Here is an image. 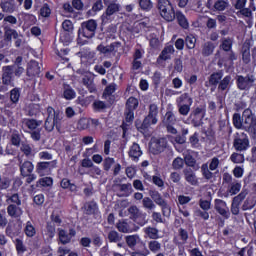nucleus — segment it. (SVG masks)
<instances>
[{"label": "nucleus", "instance_id": "nucleus-13", "mask_svg": "<svg viewBox=\"0 0 256 256\" xmlns=\"http://www.w3.org/2000/svg\"><path fill=\"white\" fill-rule=\"evenodd\" d=\"M57 168V160L41 161L36 164V173L39 177H47L53 173V169Z\"/></svg>", "mask_w": 256, "mask_h": 256}, {"label": "nucleus", "instance_id": "nucleus-19", "mask_svg": "<svg viewBox=\"0 0 256 256\" xmlns=\"http://www.w3.org/2000/svg\"><path fill=\"white\" fill-rule=\"evenodd\" d=\"M124 117L125 121H123L120 126L123 139L127 137V131H129V128L133 125V121H135V110H128L125 108Z\"/></svg>", "mask_w": 256, "mask_h": 256}, {"label": "nucleus", "instance_id": "nucleus-55", "mask_svg": "<svg viewBox=\"0 0 256 256\" xmlns=\"http://www.w3.org/2000/svg\"><path fill=\"white\" fill-rule=\"evenodd\" d=\"M10 143L14 147H21V134L17 131L13 132L10 137Z\"/></svg>", "mask_w": 256, "mask_h": 256}, {"label": "nucleus", "instance_id": "nucleus-28", "mask_svg": "<svg viewBox=\"0 0 256 256\" xmlns=\"http://www.w3.org/2000/svg\"><path fill=\"white\" fill-rule=\"evenodd\" d=\"M17 37H19V32H17V30L11 28L9 25L4 26V41L11 43V41L17 39Z\"/></svg>", "mask_w": 256, "mask_h": 256}, {"label": "nucleus", "instance_id": "nucleus-63", "mask_svg": "<svg viewBox=\"0 0 256 256\" xmlns=\"http://www.w3.org/2000/svg\"><path fill=\"white\" fill-rule=\"evenodd\" d=\"M141 212H142V211L139 210V208H138L137 206H135V205H132V206H130V207L128 208V213H129L130 219H131L132 221H134V219H135L136 217H138Z\"/></svg>", "mask_w": 256, "mask_h": 256}, {"label": "nucleus", "instance_id": "nucleus-49", "mask_svg": "<svg viewBox=\"0 0 256 256\" xmlns=\"http://www.w3.org/2000/svg\"><path fill=\"white\" fill-rule=\"evenodd\" d=\"M144 233L149 237V239H154V240L159 239V230L155 227H151V226L146 227L144 229Z\"/></svg>", "mask_w": 256, "mask_h": 256}, {"label": "nucleus", "instance_id": "nucleus-23", "mask_svg": "<svg viewBox=\"0 0 256 256\" xmlns=\"http://www.w3.org/2000/svg\"><path fill=\"white\" fill-rule=\"evenodd\" d=\"M26 75L27 77H39L41 75V66H39V63L37 60H30L27 64L26 69Z\"/></svg>", "mask_w": 256, "mask_h": 256}, {"label": "nucleus", "instance_id": "nucleus-4", "mask_svg": "<svg viewBox=\"0 0 256 256\" xmlns=\"http://www.w3.org/2000/svg\"><path fill=\"white\" fill-rule=\"evenodd\" d=\"M63 224V219L61 218V214L57 212H52L50 215V221L46 222V226L43 230V235L46 241H53L55 239V235L57 234V227H61Z\"/></svg>", "mask_w": 256, "mask_h": 256}, {"label": "nucleus", "instance_id": "nucleus-61", "mask_svg": "<svg viewBox=\"0 0 256 256\" xmlns=\"http://www.w3.org/2000/svg\"><path fill=\"white\" fill-rule=\"evenodd\" d=\"M90 126V119H87V118H81L79 121H78V124H77V128L80 130V131H85L87 129H89Z\"/></svg>", "mask_w": 256, "mask_h": 256}, {"label": "nucleus", "instance_id": "nucleus-45", "mask_svg": "<svg viewBox=\"0 0 256 256\" xmlns=\"http://www.w3.org/2000/svg\"><path fill=\"white\" fill-rule=\"evenodd\" d=\"M116 228L120 233H133V228L125 220L119 221L116 224Z\"/></svg>", "mask_w": 256, "mask_h": 256}, {"label": "nucleus", "instance_id": "nucleus-43", "mask_svg": "<svg viewBox=\"0 0 256 256\" xmlns=\"http://www.w3.org/2000/svg\"><path fill=\"white\" fill-rule=\"evenodd\" d=\"M24 233L26 237H35L37 235V230L35 229V226L33 225L32 221H27L26 225L24 227Z\"/></svg>", "mask_w": 256, "mask_h": 256}, {"label": "nucleus", "instance_id": "nucleus-3", "mask_svg": "<svg viewBox=\"0 0 256 256\" xmlns=\"http://www.w3.org/2000/svg\"><path fill=\"white\" fill-rule=\"evenodd\" d=\"M25 73V68L17 65L2 67V85L15 87V79H19Z\"/></svg>", "mask_w": 256, "mask_h": 256}, {"label": "nucleus", "instance_id": "nucleus-56", "mask_svg": "<svg viewBox=\"0 0 256 256\" xmlns=\"http://www.w3.org/2000/svg\"><path fill=\"white\" fill-rule=\"evenodd\" d=\"M183 167H185V160H183V158L177 157L173 160L172 168L174 169V171H181Z\"/></svg>", "mask_w": 256, "mask_h": 256}, {"label": "nucleus", "instance_id": "nucleus-25", "mask_svg": "<svg viewBox=\"0 0 256 256\" xmlns=\"http://www.w3.org/2000/svg\"><path fill=\"white\" fill-rule=\"evenodd\" d=\"M7 214L11 219H20L23 215V208L15 204H10L7 206Z\"/></svg>", "mask_w": 256, "mask_h": 256}, {"label": "nucleus", "instance_id": "nucleus-11", "mask_svg": "<svg viewBox=\"0 0 256 256\" xmlns=\"http://www.w3.org/2000/svg\"><path fill=\"white\" fill-rule=\"evenodd\" d=\"M219 168V158L213 157L209 163H204L201 165L200 170L202 173V177L206 179V181H211L215 175L211 171H216Z\"/></svg>", "mask_w": 256, "mask_h": 256}, {"label": "nucleus", "instance_id": "nucleus-33", "mask_svg": "<svg viewBox=\"0 0 256 256\" xmlns=\"http://www.w3.org/2000/svg\"><path fill=\"white\" fill-rule=\"evenodd\" d=\"M23 123L30 131H35L38 127H41L43 121L33 118H25Z\"/></svg>", "mask_w": 256, "mask_h": 256}, {"label": "nucleus", "instance_id": "nucleus-31", "mask_svg": "<svg viewBox=\"0 0 256 256\" xmlns=\"http://www.w3.org/2000/svg\"><path fill=\"white\" fill-rule=\"evenodd\" d=\"M0 7L3 13H15V0H1Z\"/></svg>", "mask_w": 256, "mask_h": 256}, {"label": "nucleus", "instance_id": "nucleus-9", "mask_svg": "<svg viewBox=\"0 0 256 256\" xmlns=\"http://www.w3.org/2000/svg\"><path fill=\"white\" fill-rule=\"evenodd\" d=\"M233 147L235 151H247L250 147L249 136L245 132H236L233 136Z\"/></svg>", "mask_w": 256, "mask_h": 256}, {"label": "nucleus", "instance_id": "nucleus-20", "mask_svg": "<svg viewBox=\"0 0 256 256\" xmlns=\"http://www.w3.org/2000/svg\"><path fill=\"white\" fill-rule=\"evenodd\" d=\"M214 209L223 217V219H229L231 217V212L229 207H227V202L221 199L214 200Z\"/></svg>", "mask_w": 256, "mask_h": 256}, {"label": "nucleus", "instance_id": "nucleus-35", "mask_svg": "<svg viewBox=\"0 0 256 256\" xmlns=\"http://www.w3.org/2000/svg\"><path fill=\"white\" fill-rule=\"evenodd\" d=\"M223 79V72H214L208 78V83L210 87H216L219 85L220 81Z\"/></svg>", "mask_w": 256, "mask_h": 256}, {"label": "nucleus", "instance_id": "nucleus-2", "mask_svg": "<svg viewBox=\"0 0 256 256\" xmlns=\"http://www.w3.org/2000/svg\"><path fill=\"white\" fill-rule=\"evenodd\" d=\"M97 31V21L90 19L81 23L78 29L77 43L80 46L88 45L89 39L95 37Z\"/></svg>", "mask_w": 256, "mask_h": 256}, {"label": "nucleus", "instance_id": "nucleus-59", "mask_svg": "<svg viewBox=\"0 0 256 256\" xmlns=\"http://www.w3.org/2000/svg\"><path fill=\"white\" fill-rule=\"evenodd\" d=\"M165 125H175L177 123V118L173 111H167L165 114Z\"/></svg>", "mask_w": 256, "mask_h": 256}, {"label": "nucleus", "instance_id": "nucleus-30", "mask_svg": "<svg viewBox=\"0 0 256 256\" xmlns=\"http://www.w3.org/2000/svg\"><path fill=\"white\" fill-rule=\"evenodd\" d=\"M81 57L88 63V65H93L95 61H97V56L95 54V51H92L91 49H84L81 51Z\"/></svg>", "mask_w": 256, "mask_h": 256}, {"label": "nucleus", "instance_id": "nucleus-34", "mask_svg": "<svg viewBox=\"0 0 256 256\" xmlns=\"http://www.w3.org/2000/svg\"><path fill=\"white\" fill-rule=\"evenodd\" d=\"M239 191H241V183L240 182H233L231 184V186L228 188V190L220 195V197H229L230 195L233 196V195H237V193H239Z\"/></svg>", "mask_w": 256, "mask_h": 256}, {"label": "nucleus", "instance_id": "nucleus-17", "mask_svg": "<svg viewBox=\"0 0 256 256\" xmlns=\"http://www.w3.org/2000/svg\"><path fill=\"white\" fill-rule=\"evenodd\" d=\"M167 149V139L165 138H152L149 144V151L152 155H160Z\"/></svg>", "mask_w": 256, "mask_h": 256}, {"label": "nucleus", "instance_id": "nucleus-22", "mask_svg": "<svg viewBox=\"0 0 256 256\" xmlns=\"http://www.w3.org/2000/svg\"><path fill=\"white\" fill-rule=\"evenodd\" d=\"M125 241L126 245L129 247V249H132V251H137L135 250V247H143V249L146 248L145 242H143L137 234L126 236Z\"/></svg>", "mask_w": 256, "mask_h": 256}, {"label": "nucleus", "instance_id": "nucleus-8", "mask_svg": "<svg viewBox=\"0 0 256 256\" xmlns=\"http://www.w3.org/2000/svg\"><path fill=\"white\" fill-rule=\"evenodd\" d=\"M33 171H35V165H33V162L25 160L20 164V175L22 179H26V183L28 185H31V183L37 179V176L33 174Z\"/></svg>", "mask_w": 256, "mask_h": 256}, {"label": "nucleus", "instance_id": "nucleus-6", "mask_svg": "<svg viewBox=\"0 0 256 256\" xmlns=\"http://www.w3.org/2000/svg\"><path fill=\"white\" fill-rule=\"evenodd\" d=\"M157 8L164 21H167L168 23L175 21L177 12H175V8L173 7V4H171V1L158 0Z\"/></svg>", "mask_w": 256, "mask_h": 256}, {"label": "nucleus", "instance_id": "nucleus-10", "mask_svg": "<svg viewBox=\"0 0 256 256\" xmlns=\"http://www.w3.org/2000/svg\"><path fill=\"white\" fill-rule=\"evenodd\" d=\"M206 113L207 108L205 106H198L190 113L188 121L193 125V127H201Z\"/></svg>", "mask_w": 256, "mask_h": 256}, {"label": "nucleus", "instance_id": "nucleus-15", "mask_svg": "<svg viewBox=\"0 0 256 256\" xmlns=\"http://www.w3.org/2000/svg\"><path fill=\"white\" fill-rule=\"evenodd\" d=\"M255 83V76L253 75H237L236 76V86L239 91H249Z\"/></svg>", "mask_w": 256, "mask_h": 256}, {"label": "nucleus", "instance_id": "nucleus-57", "mask_svg": "<svg viewBox=\"0 0 256 256\" xmlns=\"http://www.w3.org/2000/svg\"><path fill=\"white\" fill-rule=\"evenodd\" d=\"M148 249L151 253H159L161 251V244L157 240H152L148 243Z\"/></svg>", "mask_w": 256, "mask_h": 256}, {"label": "nucleus", "instance_id": "nucleus-41", "mask_svg": "<svg viewBox=\"0 0 256 256\" xmlns=\"http://www.w3.org/2000/svg\"><path fill=\"white\" fill-rule=\"evenodd\" d=\"M63 97L66 101H72V99L77 97V92L70 85H66L64 86Z\"/></svg>", "mask_w": 256, "mask_h": 256}, {"label": "nucleus", "instance_id": "nucleus-18", "mask_svg": "<svg viewBox=\"0 0 256 256\" xmlns=\"http://www.w3.org/2000/svg\"><path fill=\"white\" fill-rule=\"evenodd\" d=\"M120 10V4L114 3L106 5V10L101 16L102 25H107V23H111V17H113L115 13H119Z\"/></svg>", "mask_w": 256, "mask_h": 256}, {"label": "nucleus", "instance_id": "nucleus-29", "mask_svg": "<svg viewBox=\"0 0 256 256\" xmlns=\"http://www.w3.org/2000/svg\"><path fill=\"white\" fill-rule=\"evenodd\" d=\"M173 53H175V47H173V45L165 46L158 56L157 61H169Z\"/></svg>", "mask_w": 256, "mask_h": 256}, {"label": "nucleus", "instance_id": "nucleus-46", "mask_svg": "<svg viewBox=\"0 0 256 256\" xmlns=\"http://www.w3.org/2000/svg\"><path fill=\"white\" fill-rule=\"evenodd\" d=\"M86 215H95L97 213V209L99 207L97 206V202L95 201H89L84 205Z\"/></svg>", "mask_w": 256, "mask_h": 256}, {"label": "nucleus", "instance_id": "nucleus-27", "mask_svg": "<svg viewBox=\"0 0 256 256\" xmlns=\"http://www.w3.org/2000/svg\"><path fill=\"white\" fill-rule=\"evenodd\" d=\"M184 178L189 185L197 186L199 185V179H197V175H195V172L191 168H186L183 170Z\"/></svg>", "mask_w": 256, "mask_h": 256}, {"label": "nucleus", "instance_id": "nucleus-16", "mask_svg": "<svg viewBox=\"0 0 256 256\" xmlns=\"http://www.w3.org/2000/svg\"><path fill=\"white\" fill-rule=\"evenodd\" d=\"M247 195H249V190L247 188H243L242 191L232 199V203L230 206V211L232 215H239L241 203L245 201Z\"/></svg>", "mask_w": 256, "mask_h": 256}, {"label": "nucleus", "instance_id": "nucleus-48", "mask_svg": "<svg viewBox=\"0 0 256 256\" xmlns=\"http://www.w3.org/2000/svg\"><path fill=\"white\" fill-rule=\"evenodd\" d=\"M137 107H139V99L131 96L126 101V109L130 111H136Z\"/></svg>", "mask_w": 256, "mask_h": 256}, {"label": "nucleus", "instance_id": "nucleus-24", "mask_svg": "<svg viewBox=\"0 0 256 256\" xmlns=\"http://www.w3.org/2000/svg\"><path fill=\"white\" fill-rule=\"evenodd\" d=\"M143 155V150H141V146L137 144V142H134L128 151V156L131 161L134 163H138L140 157Z\"/></svg>", "mask_w": 256, "mask_h": 256}, {"label": "nucleus", "instance_id": "nucleus-44", "mask_svg": "<svg viewBox=\"0 0 256 256\" xmlns=\"http://www.w3.org/2000/svg\"><path fill=\"white\" fill-rule=\"evenodd\" d=\"M12 241L16 247V251H17L18 255H23V253H25V251H27V247L25 246V243L23 242V238H16Z\"/></svg>", "mask_w": 256, "mask_h": 256}, {"label": "nucleus", "instance_id": "nucleus-5", "mask_svg": "<svg viewBox=\"0 0 256 256\" xmlns=\"http://www.w3.org/2000/svg\"><path fill=\"white\" fill-rule=\"evenodd\" d=\"M157 115H159V107H157V104H150L148 115L144 118L143 122H136L137 131H139V133H147L149 127L157 125Z\"/></svg>", "mask_w": 256, "mask_h": 256}, {"label": "nucleus", "instance_id": "nucleus-64", "mask_svg": "<svg viewBox=\"0 0 256 256\" xmlns=\"http://www.w3.org/2000/svg\"><path fill=\"white\" fill-rule=\"evenodd\" d=\"M141 212H142V211L139 210V208H138L137 206H135V205H132V206H130V207L128 208V213H129L130 219H131L132 221H134V219H135L136 217H138Z\"/></svg>", "mask_w": 256, "mask_h": 256}, {"label": "nucleus", "instance_id": "nucleus-37", "mask_svg": "<svg viewBox=\"0 0 256 256\" xmlns=\"http://www.w3.org/2000/svg\"><path fill=\"white\" fill-rule=\"evenodd\" d=\"M59 41L65 46L73 43V32L61 31Z\"/></svg>", "mask_w": 256, "mask_h": 256}, {"label": "nucleus", "instance_id": "nucleus-38", "mask_svg": "<svg viewBox=\"0 0 256 256\" xmlns=\"http://www.w3.org/2000/svg\"><path fill=\"white\" fill-rule=\"evenodd\" d=\"M214 51H215V44H213V42L208 41L204 43L202 47L203 57H210V55H213Z\"/></svg>", "mask_w": 256, "mask_h": 256}, {"label": "nucleus", "instance_id": "nucleus-52", "mask_svg": "<svg viewBox=\"0 0 256 256\" xmlns=\"http://www.w3.org/2000/svg\"><path fill=\"white\" fill-rule=\"evenodd\" d=\"M189 143L191 144L192 149H199L201 147V143L199 142V132H195L190 136Z\"/></svg>", "mask_w": 256, "mask_h": 256}, {"label": "nucleus", "instance_id": "nucleus-62", "mask_svg": "<svg viewBox=\"0 0 256 256\" xmlns=\"http://www.w3.org/2000/svg\"><path fill=\"white\" fill-rule=\"evenodd\" d=\"M139 7L142 11H151L153 9V2L151 0H139Z\"/></svg>", "mask_w": 256, "mask_h": 256}, {"label": "nucleus", "instance_id": "nucleus-12", "mask_svg": "<svg viewBox=\"0 0 256 256\" xmlns=\"http://www.w3.org/2000/svg\"><path fill=\"white\" fill-rule=\"evenodd\" d=\"M76 235L77 230L73 227L69 228L68 231L65 228H57V241L60 245H69Z\"/></svg>", "mask_w": 256, "mask_h": 256}, {"label": "nucleus", "instance_id": "nucleus-54", "mask_svg": "<svg viewBox=\"0 0 256 256\" xmlns=\"http://www.w3.org/2000/svg\"><path fill=\"white\" fill-rule=\"evenodd\" d=\"M123 237L119 235V232L112 230L108 233V241L109 243H119Z\"/></svg>", "mask_w": 256, "mask_h": 256}, {"label": "nucleus", "instance_id": "nucleus-39", "mask_svg": "<svg viewBox=\"0 0 256 256\" xmlns=\"http://www.w3.org/2000/svg\"><path fill=\"white\" fill-rule=\"evenodd\" d=\"M19 99H21V88L15 87L10 90V102L12 105H17V103H19Z\"/></svg>", "mask_w": 256, "mask_h": 256}, {"label": "nucleus", "instance_id": "nucleus-40", "mask_svg": "<svg viewBox=\"0 0 256 256\" xmlns=\"http://www.w3.org/2000/svg\"><path fill=\"white\" fill-rule=\"evenodd\" d=\"M177 105H193V98L189 96V93H183L176 99Z\"/></svg>", "mask_w": 256, "mask_h": 256}, {"label": "nucleus", "instance_id": "nucleus-7", "mask_svg": "<svg viewBox=\"0 0 256 256\" xmlns=\"http://www.w3.org/2000/svg\"><path fill=\"white\" fill-rule=\"evenodd\" d=\"M150 197L161 208L163 217H171V206L157 190L150 191Z\"/></svg>", "mask_w": 256, "mask_h": 256}, {"label": "nucleus", "instance_id": "nucleus-32", "mask_svg": "<svg viewBox=\"0 0 256 256\" xmlns=\"http://www.w3.org/2000/svg\"><path fill=\"white\" fill-rule=\"evenodd\" d=\"M175 19L182 29H189V20L187 19V16L183 14L181 11H176Z\"/></svg>", "mask_w": 256, "mask_h": 256}, {"label": "nucleus", "instance_id": "nucleus-14", "mask_svg": "<svg viewBox=\"0 0 256 256\" xmlns=\"http://www.w3.org/2000/svg\"><path fill=\"white\" fill-rule=\"evenodd\" d=\"M220 49L226 53V61H237V54L233 51V38H223L220 44Z\"/></svg>", "mask_w": 256, "mask_h": 256}, {"label": "nucleus", "instance_id": "nucleus-21", "mask_svg": "<svg viewBox=\"0 0 256 256\" xmlns=\"http://www.w3.org/2000/svg\"><path fill=\"white\" fill-rule=\"evenodd\" d=\"M206 7L211 11H225L229 7V0H207Z\"/></svg>", "mask_w": 256, "mask_h": 256}, {"label": "nucleus", "instance_id": "nucleus-53", "mask_svg": "<svg viewBox=\"0 0 256 256\" xmlns=\"http://www.w3.org/2000/svg\"><path fill=\"white\" fill-rule=\"evenodd\" d=\"M142 205L144 207V209H147L148 211H154V209H156V205H155V202H153L151 200V198L149 197H144L142 199Z\"/></svg>", "mask_w": 256, "mask_h": 256}, {"label": "nucleus", "instance_id": "nucleus-36", "mask_svg": "<svg viewBox=\"0 0 256 256\" xmlns=\"http://www.w3.org/2000/svg\"><path fill=\"white\" fill-rule=\"evenodd\" d=\"M60 187L62 189H69L71 193H77V185L75 183H71L69 178H63L60 182Z\"/></svg>", "mask_w": 256, "mask_h": 256}, {"label": "nucleus", "instance_id": "nucleus-1", "mask_svg": "<svg viewBox=\"0 0 256 256\" xmlns=\"http://www.w3.org/2000/svg\"><path fill=\"white\" fill-rule=\"evenodd\" d=\"M232 123L235 129H244L253 141H256V115L251 108H246L242 117L239 113H234L232 116Z\"/></svg>", "mask_w": 256, "mask_h": 256}, {"label": "nucleus", "instance_id": "nucleus-51", "mask_svg": "<svg viewBox=\"0 0 256 256\" xmlns=\"http://www.w3.org/2000/svg\"><path fill=\"white\" fill-rule=\"evenodd\" d=\"M134 223H136V225H139V227H144V225H147V213L145 212H141L139 216H137L134 220Z\"/></svg>", "mask_w": 256, "mask_h": 256}, {"label": "nucleus", "instance_id": "nucleus-58", "mask_svg": "<svg viewBox=\"0 0 256 256\" xmlns=\"http://www.w3.org/2000/svg\"><path fill=\"white\" fill-rule=\"evenodd\" d=\"M41 112V106L39 104H30L28 106V115L29 117H35Z\"/></svg>", "mask_w": 256, "mask_h": 256}, {"label": "nucleus", "instance_id": "nucleus-47", "mask_svg": "<svg viewBox=\"0 0 256 256\" xmlns=\"http://www.w3.org/2000/svg\"><path fill=\"white\" fill-rule=\"evenodd\" d=\"M147 179L148 181H151V183H153V185H155L159 189H165V181H163V178H161V176H149L147 177Z\"/></svg>", "mask_w": 256, "mask_h": 256}, {"label": "nucleus", "instance_id": "nucleus-60", "mask_svg": "<svg viewBox=\"0 0 256 256\" xmlns=\"http://www.w3.org/2000/svg\"><path fill=\"white\" fill-rule=\"evenodd\" d=\"M196 43H197V38H195L193 35L186 36L184 44L188 49H195Z\"/></svg>", "mask_w": 256, "mask_h": 256}, {"label": "nucleus", "instance_id": "nucleus-42", "mask_svg": "<svg viewBox=\"0 0 256 256\" xmlns=\"http://www.w3.org/2000/svg\"><path fill=\"white\" fill-rule=\"evenodd\" d=\"M231 87V75H226L218 84V91H227Z\"/></svg>", "mask_w": 256, "mask_h": 256}, {"label": "nucleus", "instance_id": "nucleus-50", "mask_svg": "<svg viewBox=\"0 0 256 256\" xmlns=\"http://www.w3.org/2000/svg\"><path fill=\"white\" fill-rule=\"evenodd\" d=\"M93 110L95 113H101L107 109V104L101 100H95L92 104Z\"/></svg>", "mask_w": 256, "mask_h": 256}, {"label": "nucleus", "instance_id": "nucleus-26", "mask_svg": "<svg viewBox=\"0 0 256 256\" xmlns=\"http://www.w3.org/2000/svg\"><path fill=\"white\" fill-rule=\"evenodd\" d=\"M241 54L244 65H249L251 63V42H244Z\"/></svg>", "mask_w": 256, "mask_h": 256}]
</instances>
